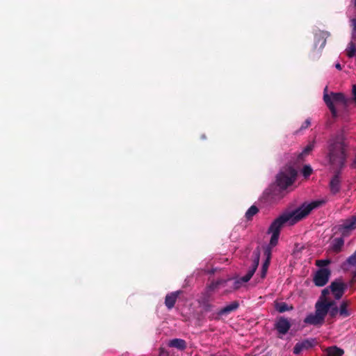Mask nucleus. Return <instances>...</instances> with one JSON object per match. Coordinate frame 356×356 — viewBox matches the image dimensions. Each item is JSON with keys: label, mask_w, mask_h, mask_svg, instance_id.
I'll list each match as a JSON object with an SVG mask.
<instances>
[{"label": "nucleus", "mask_w": 356, "mask_h": 356, "mask_svg": "<svg viewBox=\"0 0 356 356\" xmlns=\"http://www.w3.org/2000/svg\"><path fill=\"white\" fill-rule=\"evenodd\" d=\"M330 289L337 300L340 299L344 292L345 286L341 281H334L331 283Z\"/></svg>", "instance_id": "nucleus-9"}, {"label": "nucleus", "mask_w": 356, "mask_h": 356, "mask_svg": "<svg viewBox=\"0 0 356 356\" xmlns=\"http://www.w3.org/2000/svg\"><path fill=\"white\" fill-rule=\"evenodd\" d=\"M327 87L325 88L323 99L326 105L330 110L333 117L337 115V106H345L347 104V99L343 93L331 92L330 95L326 93Z\"/></svg>", "instance_id": "nucleus-4"}, {"label": "nucleus", "mask_w": 356, "mask_h": 356, "mask_svg": "<svg viewBox=\"0 0 356 356\" xmlns=\"http://www.w3.org/2000/svg\"><path fill=\"white\" fill-rule=\"evenodd\" d=\"M327 35L326 33H322V38L316 42L315 46L316 47L320 43V48L324 47L325 45L326 40L325 37Z\"/></svg>", "instance_id": "nucleus-26"}, {"label": "nucleus", "mask_w": 356, "mask_h": 356, "mask_svg": "<svg viewBox=\"0 0 356 356\" xmlns=\"http://www.w3.org/2000/svg\"><path fill=\"white\" fill-rule=\"evenodd\" d=\"M330 293V289L328 288H325L324 289L323 291H322V295L321 296V298H319V300H321V298H323V300L325 298L326 299L325 296L326 295H327L328 293Z\"/></svg>", "instance_id": "nucleus-32"}, {"label": "nucleus", "mask_w": 356, "mask_h": 356, "mask_svg": "<svg viewBox=\"0 0 356 356\" xmlns=\"http://www.w3.org/2000/svg\"><path fill=\"white\" fill-rule=\"evenodd\" d=\"M329 311V305L318 300L315 304V312L309 314L304 320V323L315 326H321L325 321V318Z\"/></svg>", "instance_id": "nucleus-3"}, {"label": "nucleus", "mask_w": 356, "mask_h": 356, "mask_svg": "<svg viewBox=\"0 0 356 356\" xmlns=\"http://www.w3.org/2000/svg\"><path fill=\"white\" fill-rule=\"evenodd\" d=\"M325 203V200H314L311 202H305L299 208L291 213H284L277 218L270 225L268 233L271 234L269 246L265 250L266 259L262 264L261 277L264 279L267 273L270 264L271 250L278 242L280 232L285 224L293 225L306 217L314 209L318 208Z\"/></svg>", "instance_id": "nucleus-1"}, {"label": "nucleus", "mask_w": 356, "mask_h": 356, "mask_svg": "<svg viewBox=\"0 0 356 356\" xmlns=\"http://www.w3.org/2000/svg\"><path fill=\"white\" fill-rule=\"evenodd\" d=\"M258 212L259 209L256 206L252 205L245 212V217L248 220H251L253 216H254Z\"/></svg>", "instance_id": "nucleus-22"}, {"label": "nucleus", "mask_w": 356, "mask_h": 356, "mask_svg": "<svg viewBox=\"0 0 356 356\" xmlns=\"http://www.w3.org/2000/svg\"><path fill=\"white\" fill-rule=\"evenodd\" d=\"M330 260H327V259H321V260H316V265L318 267H320V268H323L324 266H327V264H330Z\"/></svg>", "instance_id": "nucleus-27"}, {"label": "nucleus", "mask_w": 356, "mask_h": 356, "mask_svg": "<svg viewBox=\"0 0 356 356\" xmlns=\"http://www.w3.org/2000/svg\"><path fill=\"white\" fill-rule=\"evenodd\" d=\"M300 343L303 346L304 349H307L309 348H311L313 346V341L305 340Z\"/></svg>", "instance_id": "nucleus-30"}, {"label": "nucleus", "mask_w": 356, "mask_h": 356, "mask_svg": "<svg viewBox=\"0 0 356 356\" xmlns=\"http://www.w3.org/2000/svg\"><path fill=\"white\" fill-rule=\"evenodd\" d=\"M356 228V216H352L350 218L345 220L343 224L338 226V232L342 236H347Z\"/></svg>", "instance_id": "nucleus-8"}, {"label": "nucleus", "mask_w": 356, "mask_h": 356, "mask_svg": "<svg viewBox=\"0 0 356 356\" xmlns=\"http://www.w3.org/2000/svg\"><path fill=\"white\" fill-rule=\"evenodd\" d=\"M275 309L280 312L283 313L287 311H291L293 309V307L291 305H289L286 302H276L275 305Z\"/></svg>", "instance_id": "nucleus-18"}, {"label": "nucleus", "mask_w": 356, "mask_h": 356, "mask_svg": "<svg viewBox=\"0 0 356 356\" xmlns=\"http://www.w3.org/2000/svg\"><path fill=\"white\" fill-rule=\"evenodd\" d=\"M179 294V291H175L170 294H168L165 296V304L168 309H171L175 306V302L177 300V298H178Z\"/></svg>", "instance_id": "nucleus-13"}, {"label": "nucleus", "mask_w": 356, "mask_h": 356, "mask_svg": "<svg viewBox=\"0 0 356 356\" xmlns=\"http://www.w3.org/2000/svg\"><path fill=\"white\" fill-rule=\"evenodd\" d=\"M343 243L344 241L342 238H334L332 242V249L336 252H339L343 245Z\"/></svg>", "instance_id": "nucleus-23"}, {"label": "nucleus", "mask_w": 356, "mask_h": 356, "mask_svg": "<svg viewBox=\"0 0 356 356\" xmlns=\"http://www.w3.org/2000/svg\"><path fill=\"white\" fill-rule=\"evenodd\" d=\"M327 158L333 168L341 170L346 161V149L341 135H337L330 139L328 142Z\"/></svg>", "instance_id": "nucleus-2"}, {"label": "nucleus", "mask_w": 356, "mask_h": 356, "mask_svg": "<svg viewBox=\"0 0 356 356\" xmlns=\"http://www.w3.org/2000/svg\"><path fill=\"white\" fill-rule=\"evenodd\" d=\"M259 262V253L258 252L254 253V258L251 268L248 270V273L240 278L235 279L233 281V286L230 289L226 290V291H231L232 290H236L239 289L243 284L248 282L252 275H254Z\"/></svg>", "instance_id": "nucleus-6"}, {"label": "nucleus", "mask_w": 356, "mask_h": 356, "mask_svg": "<svg viewBox=\"0 0 356 356\" xmlns=\"http://www.w3.org/2000/svg\"><path fill=\"white\" fill-rule=\"evenodd\" d=\"M315 142L309 143L299 154V159H302L305 156L308 155L314 148Z\"/></svg>", "instance_id": "nucleus-21"}, {"label": "nucleus", "mask_w": 356, "mask_h": 356, "mask_svg": "<svg viewBox=\"0 0 356 356\" xmlns=\"http://www.w3.org/2000/svg\"><path fill=\"white\" fill-rule=\"evenodd\" d=\"M232 281V278H228L227 280H219L216 282H212L207 288V293L209 291H212L220 287H224L227 285V283Z\"/></svg>", "instance_id": "nucleus-14"}, {"label": "nucleus", "mask_w": 356, "mask_h": 356, "mask_svg": "<svg viewBox=\"0 0 356 356\" xmlns=\"http://www.w3.org/2000/svg\"><path fill=\"white\" fill-rule=\"evenodd\" d=\"M354 4L356 6V0H354Z\"/></svg>", "instance_id": "nucleus-36"}, {"label": "nucleus", "mask_w": 356, "mask_h": 356, "mask_svg": "<svg viewBox=\"0 0 356 356\" xmlns=\"http://www.w3.org/2000/svg\"><path fill=\"white\" fill-rule=\"evenodd\" d=\"M353 31L352 33L353 39H356V19H353L352 20Z\"/></svg>", "instance_id": "nucleus-31"}, {"label": "nucleus", "mask_w": 356, "mask_h": 356, "mask_svg": "<svg viewBox=\"0 0 356 356\" xmlns=\"http://www.w3.org/2000/svg\"><path fill=\"white\" fill-rule=\"evenodd\" d=\"M343 350L337 346H331L326 349L325 353L327 356H341Z\"/></svg>", "instance_id": "nucleus-17"}, {"label": "nucleus", "mask_w": 356, "mask_h": 356, "mask_svg": "<svg viewBox=\"0 0 356 356\" xmlns=\"http://www.w3.org/2000/svg\"><path fill=\"white\" fill-rule=\"evenodd\" d=\"M200 303L202 305L204 312H208L211 311L213 306L208 302V300H200Z\"/></svg>", "instance_id": "nucleus-25"}, {"label": "nucleus", "mask_w": 356, "mask_h": 356, "mask_svg": "<svg viewBox=\"0 0 356 356\" xmlns=\"http://www.w3.org/2000/svg\"><path fill=\"white\" fill-rule=\"evenodd\" d=\"M311 124V121L309 119H307L305 122L301 126V129H307Z\"/></svg>", "instance_id": "nucleus-33"}, {"label": "nucleus", "mask_w": 356, "mask_h": 356, "mask_svg": "<svg viewBox=\"0 0 356 356\" xmlns=\"http://www.w3.org/2000/svg\"><path fill=\"white\" fill-rule=\"evenodd\" d=\"M303 350H304V347L301 344V343H298L296 344V346L293 348V353L296 354V355H298Z\"/></svg>", "instance_id": "nucleus-28"}, {"label": "nucleus", "mask_w": 356, "mask_h": 356, "mask_svg": "<svg viewBox=\"0 0 356 356\" xmlns=\"http://www.w3.org/2000/svg\"><path fill=\"white\" fill-rule=\"evenodd\" d=\"M341 188V178L339 172H337L330 181V189L332 194L337 193Z\"/></svg>", "instance_id": "nucleus-11"}, {"label": "nucleus", "mask_w": 356, "mask_h": 356, "mask_svg": "<svg viewBox=\"0 0 356 356\" xmlns=\"http://www.w3.org/2000/svg\"><path fill=\"white\" fill-rule=\"evenodd\" d=\"M346 264L356 269V251L347 259Z\"/></svg>", "instance_id": "nucleus-24"}, {"label": "nucleus", "mask_w": 356, "mask_h": 356, "mask_svg": "<svg viewBox=\"0 0 356 356\" xmlns=\"http://www.w3.org/2000/svg\"><path fill=\"white\" fill-rule=\"evenodd\" d=\"M356 39H353L348 43L346 49V53L348 58H353L356 56Z\"/></svg>", "instance_id": "nucleus-15"}, {"label": "nucleus", "mask_w": 356, "mask_h": 356, "mask_svg": "<svg viewBox=\"0 0 356 356\" xmlns=\"http://www.w3.org/2000/svg\"><path fill=\"white\" fill-rule=\"evenodd\" d=\"M335 67H336L337 70H341V65H340L339 63H337V64L335 65Z\"/></svg>", "instance_id": "nucleus-35"}, {"label": "nucleus", "mask_w": 356, "mask_h": 356, "mask_svg": "<svg viewBox=\"0 0 356 356\" xmlns=\"http://www.w3.org/2000/svg\"><path fill=\"white\" fill-rule=\"evenodd\" d=\"M322 302L329 305L328 313L330 316L335 317L339 313V308L337 307L336 303L334 301H327V299H322Z\"/></svg>", "instance_id": "nucleus-16"}, {"label": "nucleus", "mask_w": 356, "mask_h": 356, "mask_svg": "<svg viewBox=\"0 0 356 356\" xmlns=\"http://www.w3.org/2000/svg\"><path fill=\"white\" fill-rule=\"evenodd\" d=\"M352 93H353V99H354V101L356 103V85H353V86Z\"/></svg>", "instance_id": "nucleus-34"}, {"label": "nucleus", "mask_w": 356, "mask_h": 356, "mask_svg": "<svg viewBox=\"0 0 356 356\" xmlns=\"http://www.w3.org/2000/svg\"><path fill=\"white\" fill-rule=\"evenodd\" d=\"M275 327L280 334H285L290 329L291 323L287 318L280 317L275 323Z\"/></svg>", "instance_id": "nucleus-10"}, {"label": "nucleus", "mask_w": 356, "mask_h": 356, "mask_svg": "<svg viewBox=\"0 0 356 356\" xmlns=\"http://www.w3.org/2000/svg\"><path fill=\"white\" fill-rule=\"evenodd\" d=\"M331 271L327 268L318 269L314 274L313 281L316 286H325L330 277Z\"/></svg>", "instance_id": "nucleus-7"}, {"label": "nucleus", "mask_w": 356, "mask_h": 356, "mask_svg": "<svg viewBox=\"0 0 356 356\" xmlns=\"http://www.w3.org/2000/svg\"><path fill=\"white\" fill-rule=\"evenodd\" d=\"M312 172V169L309 165L304 166L302 169V175L305 177H309Z\"/></svg>", "instance_id": "nucleus-29"}, {"label": "nucleus", "mask_w": 356, "mask_h": 356, "mask_svg": "<svg viewBox=\"0 0 356 356\" xmlns=\"http://www.w3.org/2000/svg\"><path fill=\"white\" fill-rule=\"evenodd\" d=\"M297 172L291 166L282 169L277 176L276 182L281 189H286L295 181Z\"/></svg>", "instance_id": "nucleus-5"}, {"label": "nucleus", "mask_w": 356, "mask_h": 356, "mask_svg": "<svg viewBox=\"0 0 356 356\" xmlns=\"http://www.w3.org/2000/svg\"><path fill=\"white\" fill-rule=\"evenodd\" d=\"M238 307V302L237 301H234L219 310L218 315L220 316L227 315L228 314L236 310Z\"/></svg>", "instance_id": "nucleus-12"}, {"label": "nucleus", "mask_w": 356, "mask_h": 356, "mask_svg": "<svg viewBox=\"0 0 356 356\" xmlns=\"http://www.w3.org/2000/svg\"><path fill=\"white\" fill-rule=\"evenodd\" d=\"M169 346L177 348L179 350H184L186 348V342L181 339H175L170 341Z\"/></svg>", "instance_id": "nucleus-19"}, {"label": "nucleus", "mask_w": 356, "mask_h": 356, "mask_svg": "<svg viewBox=\"0 0 356 356\" xmlns=\"http://www.w3.org/2000/svg\"><path fill=\"white\" fill-rule=\"evenodd\" d=\"M348 304L347 302L343 301L341 303L339 308V314L341 317L346 318L350 315V312L348 310Z\"/></svg>", "instance_id": "nucleus-20"}]
</instances>
